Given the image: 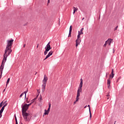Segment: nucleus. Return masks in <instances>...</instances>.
I'll use <instances>...</instances> for the list:
<instances>
[{
    "mask_svg": "<svg viewBox=\"0 0 124 124\" xmlns=\"http://www.w3.org/2000/svg\"><path fill=\"white\" fill-rule=\"evenodd\" d=\"M16 124H18V122H16Z\"/></svg>",
    "mask_w": 124,
    "mask_h": 124,
    "instance_id": "49",
    "label": "nucleus"
},
{
    "mask_svg": "<svg viewBox=\"0 0 124 124\" xmlns=\"http://www.w3.org/2000/svg\"><path fill=\"white\" fill-rule=\"evenodd\" d=\"M2 112H3V109H1V110H0V112L2 113Z\"/></svg>",
    "mask_w": 124,
    "mask_h": 124,
    "instance_id": "37",
    "label": "nucleus"
},
{
    "mask_svg": "<svg viewBox=\"0 0 124 124\" xmlns=\"http://www.w3.org/2000/svg\"><path fill=\"white\" fill-rule=\"evenodd\" d=\"M70 34H71V32H72V26H70V30H69Z\"/></svg>",
    "mask_w": 124,
    "mask_h": 124,
    "instance_id": "16",
    "label": "nucleus"
},
{
    "mask_svg": "<svg viewBox=\"0 0 124 124\" xmlns=\"http://www.w3.org/2000/svg\"><path fill=\"white\" fill-rule=\"evenodd\" d=\"M117 30H118V26L115 27V28L114 29V31H117Z\"/></svg>",
    "mask_w": 124,
    "mask_h": 124,
    "instance_id": "34",
    "label": "nucleus"
},
{
    "mask_svg": "<svg viewBox=\"0 0 124 124\" xmlns=\"http://www.w3.org/2000/svg\"><path fill=\"white\" fill-rule=\"evenodd\" d=\"M15 120H16V124H17L18 122L17 121V117H16V115H15Z\"/></svg>",
    "mask_w": 124,
    "mask_h": 124,
    "instance_id": "23",
    "label": "nucleus"
},
{
    "mask_svg": "<svg viewBox=\"0 0 124 124\" xmlns=\"http://www.w3.org/2000/svg\"><path fill=\"white\" fill-rule=\"evenodd\" d=\"M4 92H5V89H4V90H3V93Z\"/></svg>",
    "mask_w": 124,
    "mask_h": 124,
    "instance_id": "47",
    "label": "nucleus"
},
{
    "mask_svg": "<svg viewBox=\"0 0 124 124\" xmlns=\"http://www.w3.org/2000/svg\"><path fill=\"white\" fill-rule=\"evenodd\" d=\"M109 77H111L112 79L114 78V77H113V75H110Z\"/></svg>",
    "mask_w": 124,
    "mask_h": 124,
    "instance_id": "29",
    "label": "nucleus"
},
{
    "mask_svg": "<svg viewBox=\"0 0 124 124\" xmlns=\"http://www.w3.org/2000/svg\"><path fill=\"white\" fill-rule=\"evenodd\" d=\"M6 102H7V101H5L4 102H3V104H6Z\"/></svg>",
    "mask_w": 124,
    "mask_h": 124,
    "instance_id": "33",
    "label": "nucleus"
},
{
    "mask_svg": "<svg viewBox=\"0 0 124 124\" xmlns=\"http://www.w3.org/2000/svg\"><path fill=\"white\" fill-rule=\"evenodd\" d=\"M82 87H83V85L79 84L77 93H80L82 92Z\"/></svg>",
    "mask_w": 124,
    "mask_h": 124,
    "instance_id": "8",
    "label": "nucleus"
},
{
    "mask_svg": "<svg viewBox=\"0 0 124 124\" xmlns=\"http://www.w3.org/2000/svg\"><path fill=\"white\" fill-rule=\"evenodd\" d=\"M68 37H71V34H70V33H69V36Z\"/></svg>",
    "mask_w": 124,
    "mask_h": 124,
    "instance_id": "38",
    "label": "nucleus"
},
{
    "mask_svg": "<svg viewBox=\"0 0 124 124\" xmlns=\"http://www.w3.org/2000/svg\"><path fill=\"white\" fill-rule=\"evenodd\" d=\"M27 93H28V89L23 93H25V98L27 97Z\"/></svg>",
    "mask_w": 124,
    "mask_h": 124,
    "instance_id": "19",
    "label": "nucleus"
},
{
    "mask_svg": "<svg viewBox=\"0 0 124 124\" xmlns=\"http://www.w3.org/2000/svg\"><path fill=\"white\" fill-rule=\"evenodd\" d=\"M112 41L113 40H112L111 39H108L107 41H106V44L108 45V46H110Z\"/></svg>",
    "mask_w": 124,
    "mask_h": 124,
    "instance_id": "7",
    "label": "nucleus"
},
{
    "mask_svg": "<svg viewBox=\"0 0 124 124\" xmlns=\"http://www.w3.org/2000/svg\"><path fill=\"white\" fill-rule=\"evenodd\" d=\"M86 106L84 107V108H86Z\"/></svg>",
    "mask_w": 124,
    "mask_h": 124,
    "instance_id": "51",
    "label": "nucleus"
},
{
    "mask_svg": "<svg viewBox=\"0 0 124 124\" xmlns=\"http://www.w3.org/2000/svg\"><path fill=\"white\" fill-rule=\"evenodd\" d=\"M83 31H84V28H81L80 30V32H83Z\"/></svg>",
    "mask_w": 124,
    "mask_h": 124,
    "instance_id": "28",
    "label": "nucleus"
},
{
    "mask_svg": "<svg viewBox=\"0 0 124 124\" xmlns=\"http://www.w3.org/2000/svg\"><path fill=\"white\" fill-rule=\"evenodd\" d=\"M47 4L50 2V0H47Z\"/></svg>",
    "mask_w": 124,
    "mask_h": 124,
    "instance_id": "40",
    "label": "nucleus"
},
{
    "mask_svg": "<svg viewBox=\"0 0 124 124\" xmlns=\"http://www.w3.org/2000/svg\"><path fill=\"white\" fill-rule=\"evenodd\" d=\"M79 96H80V93L77 92L76 102H77V101H78L79 100Z\"/></svg>",
    "mask_w": 124,
    "mask_h": 124,
    "instance_id": "11",
    "label": "nucleus"
},
{
    "mask_svg": "<svg viewBox=\"0 0 124 124\" xmlns=\"http://www.w3.org/2000/svg\"><path fill=\"white\" fill-rule=\"evenodd\" d=\"M73 8L74 11H75V12H77L78 11V8H76L75 7H73Z\"/></svg>",
    "mask_w": 124,
    "mask_h": 124,
    "instance_id": "15",
    "label": "nucleus"
},
{
    "mask_svg": "<svg viewBox=\"0 0 124 124\" xmlns=\"http://www.w3.org/2000/svg\"><path fill=\"white\" fill-rule=\"evenodd\" d=\"M47 81H48V78L46 75H45L44 76V79L43 80V83L46 84V83H47Z\"/></svg>",
    "mask_w": 124,
    "mask_h": 124,
    "instance_id": "6",
    "label": "nucleus"
},
{
    "mask_svg": "<svg viewBox=\"0 0 124 124\" xmlns=\"http://www.w3.org/2000/svg\"><path fill=\"white\" fill-rule=\"evenodd\" d=\"M35 99H36V98H34V99H33V100L31 101H32L31 103H33V102H34V100H35Z\"/></svg>",
    "mask_w": 124,
    "mask_h": 124,
    "instance_id": "32",
    "label": "nucleus"
},
{
    "mask_svg": "<svg viewBox=\"0 0 124 124\" xmlns=\"http://www.w3.org/2000/svg\"><path fill=\"white\" fill-rule=\"evenodd\" d=\"M4 107H2V108H1V109L2 110H3H3H4Z\"/></svg>",
    "mask_w": 124,
    "mask_h": 124,
    "instance_id": "39",
    "label": "nucleus"
},
{
    "mask_svg": "<svg viewBox=\"0 0 124 124\" xmlns=\"http://www.w3.org/2000/svg\"><path fill=\"white\" fill-rule=\"evenodd\" d=\"M9 81H10V78H8L7 80L6 86H7V85H8V83H9Z\"/></svg>",
    "mask_w": 124,
    "mask_h": 124,
    "instance_id": "21",
    "label": "nucleus"
},
{
    "mask_svg": "<svg viewBox=\"0 0 124 124\" xmlns=\"http://www.w3.org/2000/svg\"><path fill=\"white\" fill-rule=\"evenodd\" d=\"M109 97H110V95L108 94V95H107V99H109Z\"/></svg>",
    "mask_w": 124,
    "mask_h": 124,
    "instance_id": "24",
    "label": "nucleus"
},
{
    "mask_svg": "<svg viewBox=\"0 0 124 124\" xmlns=\"http://www.w3.org/2000/svg\"><path fill=\"white\" fill-rule=\"evenodd\" d=\"M32 104V103H31L29 104H27V106H28V107H30V106H31V105Z\"/></svg>",
    "mask_w": 124,
    "mask_h": 124,
    "instance_id": "27",
    "label": "nucleus"
},
{
    "mask_svg": "<svg viewBox=\"0 0 124 124\" xmlns=\"http://www.w3.org/2000/svg\"><path fill=\"white\" fill-rule=\"evenodd\" d=\"M28 109H29V107L28 106V104H25L22 107V116L25 122H29L30 119L31 118L30 114H29L26 112H27Z\"/></svg>",
    "mask_w": 124,
    "mask_h": 124,
    "instance_id": "2",
    "label": "nucleus"
},
{
    "mask_svg": "<svg viewBox=\"0 0 124 124\" xmlns=\"http://www.w3.org/2000/svg\"><path fill=\"white\" fill-rule=\"evenodd\" d=\"M2 112H0V118H1V117H2Z\"/></svg>",
    "mask_w": 124,
    "mask_h": 124,
    "instance_id": "31",
    "label": "nucleus"
},
{
    "mask_svg": "<svg viewBox=\"0 0 124 124\" xmlns=\"http://www.w3.org/2000/svg\"><path fill=\"white\" fill-rule=\"evenodd\" d=\"M39 46V44H38L37 46V48H38V46Z\"/></svg>",
    "mask_w": 124,
    "mask_h": 124,
    "instance_id": "44",
    "label": "nucleus"
},
{
    "mask_svg": "<svg viewBox=\"0 0 124 124\" xmlns=\"http://www.w3.org/2000/svg\"><path fill=\"white\" fill-rule=\"evenodd\" d=\"M120 79H121V77H119V78H117V81H116L117 83H118V82H119V80Z\"/></svg>",
    "mask_w": 124,
    "mask_h": 124,
    "instance_id": "25",
    "label": "nucleus"
},
{
    "mask_svg": "<svg viewBox=\"0 0 124 124\" xmlns=\"http://www.w3.org/2000/svg\"><path fill=\"white\" fill-rule=\"evenodd\" d=\"M106 77H107V74L106 75Z\"/></svg>",
    "mask_w": 124,
    "mask_h": 124,
    "instance_id": "50",
    "label": "nucleus"
},
{
    "mask_svg": "<svg viewBox=\"0 0 124 124\" xmlns=\"http://www.w3.org/2000/svg\"><path fill=\"white\" fill-rule=\"evenodd\" d=\"M81 37L77 36V39L76 41V47L77 48L78 45L81 43Z\"/></svg>",
    "mask_w": 124,
    "mask_h": 124,
    "instance_id": "3",
    "label": "nucleus"
},
{
    "mask_svg": "<svg viewBox=\"0 0 124 124\" xmlns=\"http://www.w3.org/2000/svg\"><path fill=\"white\" fill-rule=\"evenodd\" d=\"M75 12H75V11H74V12H73V14L74 15V14H75Z\"/></svg>",
    "mask_w": 124,
    "mask_h": 124,
    "instance_id": "42",
    "label": "nucleus"
},
{
    "mask_svg": "<svg viewBox=\"0 0 124 124\" xmlns=\"http://www.w3.org/2000/svg\"><path fill=\"white\" fill-rule=\"evenodd\" d=\"M46 88V84L43 83L42 85V92L44 93L45 92V89Z\"/></svg>",
    "mask_w": 124,
    "mask_h": 124,
    "instance_id": "10",
    "label": "nucleus"
},
{
    "mask_svg": "<svg viewBox=\"0 0 124 124\" xmlns=\"http://www.w3.org/2000/svg\"><path fill=\"white\" fill-rule=\"evenodd\" d=\"M45 112L44 113V114H45V115H48V114H49V111H48V110L45 109Z\"/></svg>",
    "mask_w": 124,
    "mask_h": 124,
    "instance_id": "18",
    "label": "nucleus"
},
{
    "mask_svg": "<svg viewBox=\"0 0 124 124\" xmlns=\"http://www.w3.org/2000/svg\"><path fill=\"white\" fill-rule=\"evenodd\" d=\"M48 52H49V51L46 49V50L44 52V55H47V53H48Z\"/></svg>",
    "mask_w": 124,
    "mask_h": 124,
    "instance_id": "20",
    "label": "nucleus"
},
{
    "mask_svg": "<svg viewBox=\"0 0 124 124\" xmlns=\"http://www.w3.org/2000/svg\"><path fill=\"white\" fill-rule=\"evenodd\" d=\"M53 51L51 50L48 54H47V55L46 56L45 59H44V61H45V60H47V59H48V58H50V56H52V55H53Z\"/></svg>",
    "mask_w": 124,
    "mask_h": 124,
    "instance_id": "5",
    "label": "nucleus"
},
{
    "mask_svg": "<svg viewBox=\"0 0 124 124\" xmlns=\"http://www.w3.org/2000/svg\"><path fill=\"white\" fill-rule=\"evenodd\" d=\"M113 53H115V50H114V49H113Z\"/></svg>",
    "mask_w": 124,
    "mask_h": 124,
    "instance_id": "43",
    "label": "nucleus"
},
{
    "mask_svg": "<svg viewBox=\"0 0 124 124\" xmlns=\"http://www.w3.org/2000/svg\"><path fill=\"white\" fill-rule=\"evenodd\" d=\"M36 74H37V72H36L35 74V75H36Z\"/></svg>",
    "mask_w": 124,
    "mask_h": 124,
    "instance_id": "48",
    "label": "nucleus"
},
{
    "mask_svg": "<svg viewBox=\"0 0 124 124\" xmlns=\"http://www.w3.org/2000/svg\"><path fill=\"white\" fill-rule=\"evenodd\" d=\"M23 95H24V93H22L20 94L19 97H22Z\"/></svg>",
    "mask_w": 124,
    "mask_h": 124,
    "instance_id": "26",
    "label": "nucleus"
},
{
    "mask_svg": "<svg viewBox=\"0 0 124 124\" xmlns=\"http://www.w3.org/2000/svg\"><path fill=\"white\" fill-rule=\"evenodd\" d=\"M107 44H106V42H105V44L104 45V47H106V45Z\"/></svg>",
    "mask_w": 124,
    "mask_h": 124,
    "instance_id": "36",
    "label": "nucleus"
},
{
    "mask_svg": "<svg viewBox=\"0 0 124 124\" xmlns=\"http://www.w3.org/2000/svg\"><path fill=\"white\" fill-rule=\"evenodd\" d=\"M111 74V75H112V77H114V76H115V74H114V69H112Z\"/></svg>",
    "mask_w": 124,
    "mask_h": 124,
    "instance_id": "17",
    "label": "nucleus"
},
{
    "mask_svg": "<svg viewBox=\"0 0 124 124\" xmlns=\"http://www.w3.org/2000/svg\"><path fill=\"white\" fill-rule=\"evenodd\" d=\"M52 49L51 46L50 45V42L46 45L45 49L47 51H50Z\"/></svg>",
    "mask_w": 124,
    "mask_h": 124,
    "instance_id": "4",
    "label": "nucleus"
},
{
    "mask_svg": "<svg viewBox=\"0 0 124 124\" xmlns=\"http://www.w3.org/2000/svg\"><path fill=\"white\" fill-rule=\"evenodd\" d=\"M84 19H85V17H83V18L82 19V20L83 21V20H84Z\"/></svg>",
    "mask_w": 124,
    "mask_h": 124,
    "instance_id": "46",
    "label": "nucleus"
},
{
    "mask_svg": "<svg viewBox=\"0 0 124 124\" xmlns=\"http://www.w3.org/2000/svg\"><path fill=\"white\" fill-rule=\"evenodd\" d=\"M23 47H24V48H25V47H26V44H24V45H23Z\"/></svg>",
    "mask_w": 124,
    "mask_h": 124,
    "instance_id": "41",
    "label": "nucleus"
},
{
    "mask_svg": "<svg viewBox=\"0 0 124 124\" xmlns=\"http://www.w3.org/2000/svg\"><path fill=\"white\" fill-rule=\"evenodd\" d=\"M110 79H111V78L108 79L107 85L108 89H110V84L111 83V80Z\"/></svg>",
    "mask_w": 124,
    "mask_h": 124,
    "instance_id": "9",
    "label": "nucleus"
},
{
    "mask_svg": "<svg viewBox=\"0 0 124 124\" xmlns=\"http://www.w3.org/2000/svg\"><path fill=\"white\" fill-rule=\"evenodd\" d=\"M20 124H23V123H20Z\"/></svg>",
    "mask_w": 124,
    "mask_h": 124,
    "instance_id": "52",
    "label": "nucleus"
},
{
    "mask_svg": "<svg viewBox=\"0 0 124 124\" xmlns=\"http://www.w3.org/2000/svg\"><path fill=\"white\" fill-rule=\"evenodd\" d=\"M7 103H6L3 107H4L5 108V107H6V106H7Z\"/></svg>",
    "mask_w": 124,
    "mask_h": 124,
    "instance_id": "30",
    "label": "nucleus"
},
{
    "mask_svg": "<svg viewBox=\"0 0 124 124\" xmlns=\"http://www.w3.org/2000/svg\"><path fill=\"white\" fill-rule=\"evenodd\" d=\"M88 106L89 109L90 118V119H92V112H91V108L90 107V105H89Z\"/></svg>",
    "mask_w": 124,
    "mask_h": 124,
    "instance_id": "12",
    "label": "nucleus"
},
{
    "mask_svg": "<svg viewBox=\"0 0 124 124\" xmlns=\"http://www.w3.org/2000/svg\"><path fill=\"white\" fill-rule=\"evenodd\" d=\"M50 109H51V103H49L48 104V108L47 111H48V112H50Z\"/></svg>",
    "mask_w": 124,
    "mask_h": 124,
    "instance_id": "14",
    "label": "nucleus"
},
{
    "mask_svg": "<svg viewBox=\"0 0 124 124\" xmlns=\"http://www.w3.org/2000/svg\"><path fill=\"white\" fill-rule=\"evenodd\" d=\"M14 41V40L13 39L7 41V46L4 50V54L3 55V59L2 61L1 65L0 66V79L1 78V75H2V72L3 71V68H4V64L7 60V57L12 53V49H11V47H12V45H13Z\"/></svg>",
    "mask_w": 124,
    "mask_h": 124,
    "instance_id": "1",
    "label": "nucleus"
},
{
    "mask_svg": "<svg viewBox=\"0 0 124 124\" xmlns=\"http://www.w3.org/2000/svg\"><path fill=\"white\" fill-rule=\"evenodd\" d=\"M76 102H77L76 101L74 102V104H76Z\"/></svg>",
    "mask_w": 124,
    "mask_h": 124,
    "instance_id": "45",
    "label": "nucleus"
},
{
    "mask_svg": "<svg viewBox=\"0 0 124 124\" xmlns=\"http://www.w3.org/2000/svg\"><path fill=\"white\" fill-rule=\"evenodd\" d=\"M79 85H83V79H82V78L80 79V82Z\"/></svg>",
    "mask_w": 124,
    "mask_h": 124,
    "instance_id": "22",
    "label": "nucleus"
},
{
    "mask_svg": "<svg viewBox=\"0 0 124 124\" xmlns=\"http://www.w3.org/2000/svg\"><path fill=\"white\" fill-rule=\"evenodd\" d=\"M41 100H42V96H40V101H41Z\"/></svg>",
    "mask_w": 124,
    "mask_h": 124,
    "instance_id": "35",
    "label": "nucleus"
},
{
    "mask_svg": "<svg viewBox=\"0 0 124 124\" xmlns=\"http://www.w3.org/2000/svg\"><path fill=\"white\" fill-rule=\"evenodd\" d=\"M81 34H84L83 32H80V31H78V36L79 37H81L80 35Z\"/></svg>",
    "mask_w": 124,
    "mask_h": 124,
    "instance_id": "13",
    "label": "nucleus"
}]
</instances>
